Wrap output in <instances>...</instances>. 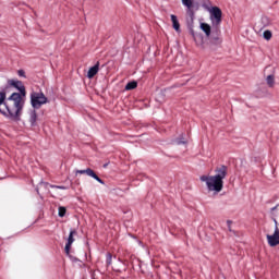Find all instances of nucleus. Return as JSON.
<instances>
[{
  "label": "nucleus",
  "mask_w": 279,
  "mask_h": 279,
  "mask_svg": "<svg viewBox=\"0 0 279 279\" xmlns=\"http://www.w3.org/2000/svg\"><path fill=\"white\" fill-rule=\"evenodd\" d=\"M138 86V83L136 81L130 82L125 85V90H134Z\"/></svg>",
  "instance_id": "15"
},
{
  "label": "nucleus",
  "mask_w": 279,
  "mask_h": 279,
  "mask_svg": "<svg viewBox=\"0 0 279 279\" xmlns=\"http://www.w3.org/2000/svg\"><path fill=\"white\" fill-rule=\"evenodd\" d=\"M208 12H209V21H211V25L214 27H219V25H221V16H223L221 9H219V7H211L208 9Z\"/></svg>",
  "instance_id": "5"
},
{
  "label": "nucleus",
  "mask_w": 279,
  "mask_h": 279,
  "mask_svg": "<svg viewBox=\"0 0 279 279\" xmlns=\"http://www.w3.org/2000/svg\"><path fill=\"white\" fill-rule=\"evenodd\" d=\"M199 29L204 32V35L201 33H196L193 28L190 29V34L194 39L195 45L199 49H209L210 51H215L221 43H223V39H221V35H211L213 34V27L208 23L201 22Z\"/></svg>",
  "instance_id": "2"
},
{
  "label": "nucleus",
  "mask_w": 279,
  "mask_h": 279,
  "mask_svg": "<svg viewBox=\"0 0 279 279\" xmlns=\"http://www.w3.org/2000/svg\"><path fill=\"white\" fill-rule=\"evenodd\" d=\"M186 143H189L187 140H184V138L177 140V145H186Z\"/></svg>",
  "instance_id": "18"
},
{
  "label": "nucleus",
  "mask_w": 279,
  "mask_h": 279,
  "mask_svg": "<svg viewBox=\"0 0 279 279\" xmlns=\"http://www.w3.org/2000/svg\"><path fill=\"white\" fill-rule=\"evenodd\" d=\"M75 234H77V231H75V230L70 231L68 242L65 244V254H70L71 246L73 245V243H75V239L73 238Z\"/></svg>",
  "instance_id": "9"
},
{
  "label": "nucleus",
  "mask_w": 279,
  "mask_h": 279,
  "mask_svg": "<svg viewBox=\"0 0 279 279\" xmlns=\"http://www.w3.org/2000/svg\"><path fill=\"white\" fill-rule=\"evenodd\" d=\"M10 86H13V88H16L20 93H17L21 96V99H25V96L27 95V92H25V85H23V82L19 80H11L9 81Z\"/></svg>",
  "instance_id": "6"
},
{
  "label": "nucleus",
  "mask_w": 279,
  "mask_h": 279,
  "mask_svg": "<svg viewBox=\"0 0 279 279\" xmlns=\"http://www.w3.org/2000/svg\"><path fill=\"white\" fill-rule=\"evenodd\" d=\"M25 108V99L17 93L11 94L8 98L4 92H0V113L11 121H21Z\"/></svg>",
  "instance_id": "1"
},
{
  "label": "nucleus",
  "mask_w": 279,
  "mask_h": 279,
  "mask_svg": "<svg viewBox=\"0 0 279 279\" xmlns=\"http://www.w3.org/2000/svg\"><path fill=\"white\" fill-rule=\"evenodd\" d=\"M107 265H112V255H107Z\"/></svg>",
  "instance_id": "19"
},
{
  "label": "nucleus",
  "mask_w": 279,
  "mask_h": 279,
  "mask_svg": "<svg viewBox=\"0 0 279 279\" xmlns=\"http://www.w3.org/2000/svg\"><path fill=\"white\" fill-rule=\"evenodd\" d=\"M266 82L270 88H274V85L276 84V78L274 77V75H268Z\"/></svg>",
  "instance_id": "14"
},
{
  "label": "nucleus",
  "mask_w": 279,
  "mask_h": 279,
  "mask_svg": "<svg viewBox=\"0 0 279 279\" xmlns=\"http://www.w3.org/2000/svg\"><path fill=\"white\" fill-rule=\"evenodd\" d=\"M64 215H66V208L59 207V217H64Z\"/></svg>",
  "instance_id": "17"
},
{
  "label": "nucleus",
  "mask_w": 279,
  "mask_h": 279,
  "mask_svg": "<svg viewBox=\"0 0 279 279\" xmlns=\"http://www.w3.org/2000/svg\"><path fill=\"white\" fill-rule=\"evenodd\" d=\"M263 36L265 40H271V36H272L271 31H265Z\"/></svg>",
  "instance_id": "16"
},
{
  "label": "nucleus",
  "mask_w": 279,
  "mask_h": 279,
  "mask_svg": "<svg viewBox=\"0 0 279 279\" xmlns=\"http://www.w3.org/2000/svg\"><path fill=\"white\" fill-rule=\"evenodd\" d=\"M56 189H61L62 191H64V189H66V187H64V186H56Z\"/></svg>",
  "instance_id": "21"
},
{
  "label": "nucleus",
  "mask_w": 279,
  "mask_h": 279,
  "mask_svg": "<svg viewBox=\"0 0 279 279\" xmlns=\"http://www.w3.org/2000/svg\"><path fill=\"white\" fill-rule=\"evenodd\" d=\"M181 1H182V4H183L185 8H187L189 14H190V16H191V19H192V21H193L194 13H193V11H191V8H193V1H194V0H181Z\"/></svg>",
  "instance_id": "12"
},
{
  "label": "nucleus",
  "mask_w": 279,
  "mask_h": 279,
  "mask_svg": "<svg viewBox=\"0 0 279 279\" xmlns=\"http://www.w3.org/2000/svg\"><path fill=\"white\" fill-rule=\"evenodd\" d=\"M97 73H99V62H97V64H95L88 70L87 72L88 80H93V77H95Z\"/></svg>",
  "instance_id": "10"
},
{
  "label": "nucleus",
  "mask_w": 279,
  "mask_h": 279,
  "mask_svg": "<svg viewBox=\"0 0 279 279\" xmlns=\"http://www.w3.org/2000/svg\"><path fill=\"white\" fill-rule=\"evenodd\" d=\"M17 75H19L20 77H25V71L19 70V71H17Z\"/></svg>",
  "instance_id": "20"
},
{
  "label": "nucleus",
  "mask_w": 279,
  "mask_h": 279,
  "mask_svg": "<svg viewBox=\"0 0 279 279\" xmlns=\"http://www.w3.org/2000/svg\"><path fill=\"white\" fill-rule=\"evenodd\" d=\"M77 173H81V175H83L85 173L89 178H93L94 180H96V182H99V184H105L104 180L98 178V175L95 173V171H93V169H90V168H87L85 170H76V174Z\"/></svg>",
  "instance_id": "8"
},
{
  "label": "nucleus",
  "mask_w": 279,
  "mask_h": 279,
  "mask_svg": "<svg viewBox=\"0 0 279 279\" xmlns=\"http://www.w3.org/2000/svg\"><path fill=\"white\" fill-rule=\"evenodd\" d=\"M266 239H267L268 245H270V247H276V245H279L278 227H276L274 234L272 235L267 234Z\"/></svg>",
  "instance_id": "7"
},
{
  "label": "nucleus",
  "mask_w": 279,
  "mask_h": 279,
  "mask_svg": "<svg viewBox=\"0 0 279 279\" xmlns=\"http://www.w3.org/2000/svg\"><path fill=\"white\" fill-rule=\"evenodd\" d=\"M215 174H204L199 178L201 182H205L209 193H221L223 191V180L228 178V167L220 166L214 171Z\"/></svg>",
  "instance_id": "3"
},
{
  "label": "nucleus",
  "mask_w": 279,
  "mask_h": 279,
  "mask_svg": "<svg viewBox=\"0 0 279 279\" xmlns=\"http://www.w3.org/2000/svg\"><path fill=\"white\" fill-rule=\"evenodd\" d=\"M38 120V114L36 113V110L29 111V123L34 128L36 125V121Z\"/></svg>",
  "instance_id": "13"
},
{
  "label": "nucleus",
  "mask_w": 279,
  "mask_h": 279,
  "mask_svg": "<svg viewBox=\"0 0 279 279\" xmlns=\"http://www.w3.org/2000/svg\"><path fill=\"white\" fill-rule=\"evenodd\" d=\"M170 19H171L172 27H173L174 32L180 34L181 29H180V21H178V16L171 14Z\"/></svg>",
  "instance_id": "11"
},
{
  "label": "nucleus",
  "mask_w": 279,
  "mask_h": 279,
  "mask_svg": "<svg viewBox=\"0 0 279 279\" xmlns=\"http://www.w3.org/2000/svg\"><path fill=\"white\" fill-rule=\"evenodd\" d=\"M45 104H49V99L43 92H33L31 94V106L38 110L45 106Z\"/></svg>",
  "instance_id": "4"
}]
</instances>
